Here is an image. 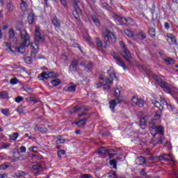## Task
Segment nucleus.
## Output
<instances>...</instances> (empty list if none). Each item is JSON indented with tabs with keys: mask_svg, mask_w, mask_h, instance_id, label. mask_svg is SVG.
Instances as JSON below:
<instances>
[{
	"mask_svg": "<svg viewBox=\"0 0 178 178\" xmlns=\"http://www.w3.org/2000/svg\"><path fill=\"white\" fill-rule=\"evenodd\" d=\"M149 127L151 129L152 131H155V134H161L159 138L154 140L155 144H163V131L164 129L161 126L156 125V121L153 120L149 122Z\"/></svg>",
	"mask_w": 178,
	"mask_h": 178,
	"instance_id": "1",
	"label": "nucleus"
},
{
	"mask_svg": "<svg viewBox=\"0 0 178 178\" xmlns=\"http://www.w3.org/2000/svg\"><path fill=\"white\" fill-rule=\"evenodd\" d=\"M102 33L106 45H109V44H111V40L113 42H116V36H115V34L111 32L108 28H103Z\"/></svg>",
	"mask_w": 178,
	"mask_h": 178,
	"instance_id": "2",
	"label": "nucleus"
},
{
	"mask_svg": "<svg viewBox=\"0 0 178 178\" xmlns=\"http://www.w3.org/2000/svg\"><path fill=\"white\" fill-rule=\"evenodd\" d=\"M120 44L122 47L121 56L125 59L127 63L130 65L131 63V54H130V51L126 48V45L123 41H120Z\"/></svg>",
	"mask_w": 178,
	"mask_h": 178,
	"instance_id": "3",
	"label": "nucleus"
},
{
	"mask_svg": "<svg viewBox=\"0 0 178 178\" xmlns=\"http://www.w3.org/2000/svg\"><path fill=\"white\" fill-rule=\"evenodd\" d=\"M119 95H120V88H118L114 92V96L117 97V99H113L109 102L110 108L111 109L112 112H115V108L117 104H120V102H122V100H120L119 98Z\"/></svg>",
	"mask_w": 178,
	"mask_h": 178,
	"instance_id": "4",
	"label": "nucleus"
},
{
	"mask_svg": "<svg viewBox=\"0 0 178 178\" xmlns=\"http://www.w3.org/2000/svg\"><path fill=\"white\" fill-rule=\"evenodd\" d=\"M155 79L157 84L160 86L161 88H163L164 91H165V92H168V93L171 92L170 88H169L166 82H165L161 78L157 76H156Z\"/></svg>",
	"mask_w": 178,
	"mask_h": 178,
	"instance_id": "5",
	"label": "nucleus"
},
{
	"mask_svg": "<svg viewBox=\"0 0 178 178\" xmlns=\"http://www.w3.org/2000/svg\"><path fill=\"white\" fill-rule=\"evenodd\" d=\"M55 77H58V74H56L55 72L47 73L46 72H43L38 76L39 80H48V79H52Z\"/></svg>",
	"mask_w": 178,
	"mask_h": 178,
	"instance_id": "6",
	"label": "nucleus"
},
{
	"mask_svg": "<svg viewBox=\"0 0 178 178\" xmlns=\"http://www.w3.org/2000/svg\"><path fill=\"white\" fill-rule=\"evenodd\" d=\"M80 65L82 67H84V70H86V72H88V73L94 70V65L90 61H87V60L81 61L80 63Z\"/></svg>",
	"mask_w": 178,
	"mask_h": 178,
	"instance_id": "7",
	"label": "nucleus"
},
{
	"mask_svg": "<svg viewBox=\"0 0 178 178\" xmlns=\"http://www.w3.org/2000/svg\"><path fill=\"white\" fill-rule=\"evenodd\" d=\"M35 40L36 42H44V35L41 34L40 26H35Z\"/></svg>",
	"mask_w": 178,
	"mask_h": 178,
	"instance_id": "8",
	"label": "nucleus"
},
{
	"mask_svg": "<svg viewBox=\"0 0 178 178\" xmlns=\"http://www.w3.org/2000/svg\"><path fill=\"white\" fill-rule=\"evenodd\" d=\"M144 104H145V102H144L141 99H138L134 97L131 99L132 106H138V108H143V106H144Z\"/></svg>",
	"mask_w": 178,
	"mask_h": 178,
	"instance_id": "9",
	"label": "nucleus"
},
{
	"mask_svg": "<svg viewBox=\"0 0 178 178\" xmlns=\"http://www.w3.org/2000/svg\"><path fill=\"white\" fill-rule=\"evenodd\" d=\"M19 149H20V152H19V149H17V152H13V158H16L17 159H23V158H22V156H20V152L22 154L26 152V147L25 146H21L19 147Z\"/></svg>",
	"mask_w": 178,
	"mask_h": 178,
	"instance_id": "10",
	"label": "nucleus"
},
{
	"mask_svg": "<svg viewBox=\"0 0 178 178\" xmlns=\"http://www.w3.org/2000/svg\"><path fill=\"white\" fill-rule=\"evenodd\" d=\"M73 8H74V11H73V15L75 17V19H79V15H81V9H80V7H79V3L76 4H72Z\"/></svg>",
	"mask_w": 178,
	"mask_h": 178,
	"instance_id": "11",
	"label": "nucleus"
},
{
	"mask_svg": "<svg viewBox=\"0 0 178 178\" xmlns=\"http://www.w3.org/2000/svg\"><path fill=\"white\" fill-rule=\"evenodd\" d=\"M95 44L97 45V49L98 51H104V48H106V46H104L102 44V40L99 38H95Z\"/></svg>",
	"mask_w": 178,
	"mask_h": 178,
	"instance_id": "12",
	"label": "nucleus"
},
{
	"mask_svg": "<svg viewBox=\"0 0 178 178\" xmlns=\"http://www.w3.org/2000/svg\"><path fill=\"white\" fill-rule=\"evenodd\" d=\"M167 41L169 42V44H170L171 45L176 44V42H177V40L176 39V37H175V35L170 33L167 35Z\"/></svg>",
	"mask_w": 178,
	"mask_h": 178,
	"instance_id": "13",
	"label": "nucleus"
},
{
	"mask_svg": "<svg viewBox=\"0 0 178 178\" xmlns=\"http://www.w3.org/2000/svg\"><path fill=\"white\" fill-rule=\"evenodd\" d=\"M113 58L116 61L117 64L120 66H122L124 70H126V65H124V63H123L122 59H120V57L116 54H114Z\"/></svg>",
	"mask_w": 178,
	"mask_h": 178,
	"instance_id": "14",
	"label": "nucleus"
},
{
	"mask_svg": "<svg viewBox=\"0 0 178 178\" xmlns=\"http://www.w3.org/2000/svg\"><path fill=\"white\" fill-rule=\"evenodd\" d=\"M20 8L22 12H26L27 9H29V3H27V0H21Z\"/></svg>",
	"mask_w": 178,
	"mask_h": 178,
	"instance_id": "15",
	"label": "nucleus"
},
{
	"mask_svg": "<svg viewBox=\"0 0 178 178\" xmlns=\"http://www.w3.org/2000/svg\"><path fill=\"white\" fill-rule=\"evenodd\" d=\"M113 150L106 149L104 147H102L99 149L98 154L99 155H105L106 154H109L110 152H113Z\"/></svg>",
	"mask_w": 178,
	"mask_h": 178,
	"instance_id": "16",
	"label": "nucleus"
},
{
	"mask_svg": "<svg viewBox=\"0 0 178 178\" xmlns=\"http://www.w3.org/2000/svg\"><path fill=\"white\" fill-rule=\"evenodd\" d=\"M115 19L117 22V24H125L126 18L120 17L119 15H115Z\"/></svg>",
	"mask_w": 178,
	"mask_h": 178,
	"instance_id": "17",
	"label": "nucleus"
},
{
	"mask_svg": "<svg viewBox=\"0 0 178 178\" xmlns=\"http://www.w3.org/2000/svg\"><path fill=\"white\" fill-rule=\"evenodd\" d=\"M3 44L5 47H6L7 48L6 51H8V52H11L14 55H16V52L15 50L12 49V47H11L12 44L10 42H5Z\"/></svg>",
	"mask_w": 178,
	"mask_h": 178,
	"instance_id": "18",
	"label": "nucleus"
},
{
	"mask_svg": "<svg viewBox=\"0 0 178 178\" xmlns=\"http://www.w3.org/2000/svg\"><path fill=\"white\" fill-rule=\"evenodd\" d=\"M79 65V60H76L71 63L70 66L72 72H76L77 70V65Z\"/></svg>",
	"mask_w": 178,
	"mask_h": 178,
	"instance_id": "19",
	"label": "nucleus"
},
{
	"mask_svg": "<svg viewBox=\"0 0 178 178\" xmlns=\"http://www.w3.org/2000/svg\"><path fill=\"white\" fill-rule=\"evenodd\" d=\"M20 34L23 40H30V35L27 33L26 30L21 31Z\"/></svg>",
	"mask_w": 178,
	"mask_h": 178,
	"instance_id": "20",
	"label": "nucleus"
},
{
	"mask_svg": "<svg viewBox=\"0 0 178 178\" xmlns=\"http://www.w3.org/2000/svg\"><path fill=\"white\" fill-rule=\"evenodd\" d=\"M14 49L15 52H19V54H24L26 52V48L24 47V45L22 44L19 46V47H14Z\"/></svg>",
	"mask_w": 178,
	"mask_h": 178,
	"instance_id": "21",
	"label": "nucleus"
},
{
	"mask_svg": "<svg viewBox=\"0 0 178 178\" xmlns=\"http://www.w3.org/2000/svg\"><path fill=\"white\" fill-rule=\"evenodd\" d=\"M161 115H162V111L156 110V113L154 115L155 119L152 120V122H154V120H156V126H158V124H156V119H161Z\"/></svg>",
	"mask_w": 178,
	"mask_h": 178,
	"instance_id": "22",
	"label": "nucleus"
},
{
	"mask_svg": "<svg viewBox=\"0 0 178 178\" xmlns=\"http://www.w3.org/2000/svg\"><path fill=\"white\" fill-rule=\"evenodd\" d=\"M152 104L156 108H159V111H163V106L158 101H152Z\"/></svg>",
	"mask_w": 178,
	"mask_h": 178,
	"instance_id": "23",
	"label": "nucleus"
},
{
	"mask_svg": "<svg viewBox=\"0 0 178 178\" xmlns=\"http://www.w3.org/2000/svg\"><path fill=\"white\" fill-rule=\"evenodd\" d=\"M113 77L116 78L115 73L110 74V77L108 78L106 81V84H112L113 83Z\"/></svg>",
	"mask_w": 178,
	"mask_h": 178,
	"instance_id": "24",
	"label": "nucleus"
},
{
	"mask_svg": "<svg viewBox=\"0 0 178 178\" xmlns=\"http://www.w3.org/2000/svg\"><path fill=\"white\" fill-rule=\"evenodd\" d=\"M87 123V119L86 118H83L82 120H80L79 122H76L75 124H77L78 126H79V127H82L86 126V124Z\"/></svg>",
	"mask_w": 178,
	"mask_h": 178,
	"instance_id": "25",
	"label": "nucleus"
},
{
	"mask_svg": "<svg viewBox=\"0 0 178 178\" xmlns=\"http://www.w3.org/2000/svg\"><path fill=\"white\" fill-rule=\"evenodd\" d=\"M135 37H138L140 40H145V38H147V35L144 31H140L138 34L135 35Z\"/></svg>",
	"mask_w": 178,
	"mask_h": 178,
	"instance_id": "26",
	"label": "nucleus"
},
{
	"mask_svg": "<svg viewBox=\"0 0 178 178\" xmlns=\"http://www.w3.org/2000/svg\"><path fill=\"white\" fill-rule=\"evenodd\" d=\"M136 163L138 165H144L145 163V158L140 156L136 159Z\"/></svg>",
	"mask_w": 178,
	"mask_h": 178,
	"instance_id": "27",
	"label": "nucleus"
},
{
	"mask_svg": "<svg viewBox=\"0 0 178 178\" xmlns=\"http://www.w3.org/2000/svg\"><path fill=\"white\" fill-rule=\"evenodd\" d=\"M52 23L56 27H60V21L58 18L54 17L52 19Z\"/></svg>",
	"mask_w": 178,
	"mask_h": 178,
	"instance_id": "28",
	"label": "nucleus"
},
{
	"mask_svg": "<svg viewBox=\"0 0 178 178\" xmlns=\"http://www.w3.org/2000/svg\"><path fill=\"white\" fill-rule=\"evenodd\" d=\"M7 9H8V12H13V3L10 0H9V2L6 4Z\"/></svg>",
	"mask_w": 178,
	"mask_h": 178,
	"instance_id": "29",
	"label": "nucleus"
},
{
	"mask_svg": "<svg viewBox=\"0 0 178 178\" xmlns=\"http://www.w3.org/2000/svg\"><path fill=\"white\" fill-rule=\"evenodd\" d=\"M164 60L167 65H173L175 64V60L173 58L168 57L167 58H164Z\"/></svg>",
	"mask_w": 178,
	"mask_h": 178,
	"instance_id": "30",
	"label": "nucleus"
},
{
	"mask_svg": "<svg viewBox=\"0 0 178 178\" xmlns=\"http://www.w3.org/2000/svg\"><path fill=\"white\" fill-rule=\"evenodd\" d=\"M0 97L1 99H7V98H9V94L7 93V92H0Z\"/></svg>",
	"mask_w": 178,
	"mask_h": 178,
	"instance_id": "31",
	"label": "nucleus"
},
{
	"mask_svg": "<svg viewBox=\"0 0 178 178\" xmlns=\"http://www.w3.org/2000/svg\"><path fill=\"white\" fill-rule=\"evenodd\" d=\"M31 47L33 49L32 56H35V54H37V52H38V46H37V44H35V46L31 45Z\"/></svg>",
	"mask_w": 178,
	"mask_h": 178,
	"instance_id": "32",
	"label": "nucleus"
},
{
	"mask_svg": "<svg viewBox=\"0 0 178 178\" xmlns=\"http://www.w3.org/2000/svg\"><path fill=\"white\" fill-rule=\"evenodd\" d=\"M147 120H148V118L147 117H143V118H141L140 120V126H145V124H147Z\"/></svg>",
	"mask_w": 178,
	"mask_h": 178,
	"instance_id": "33",
	"label": "nucleus"
},
{
	"mask_svg": "<svg viewBox=\"0 0 178 178\" xmlns=\"http://www.w3.org/2000/svg\"><path fill=\"white\" fill-rule=\"evenodd\" d=\"M124 33H125L126 35H127L128 37H134V38L136 36V35H134L133 33V31H131V30H129V29H125Z\"/></svg>",
	"mask_w": 178,
	"mask_h": 178,
	"instance_id": "34",
	"label": "nucleus"
},
{
	"mask_svg": "<svg viewBox=\"0 0 178 178\" xmlns=\"http://www.w3.org/2000/svg\"><path fill=\"white\" fill-rule=\"evenodd\" d=\"M65 154H66V151L65 149L58 150L57 152L58 159H62V155H65Z\"/></svg>",
	"mask_w": 178,
	"mask_h": 178,
	"instance_id": "35",
	"label": "nucleus"
},
{
	"mask_svg": "<svg viewBox=\"0 0 178 178\" xmlns=\"http://www.w3.org/2000/svg\"><path fill=\"white\" fill-rule=\"evenodd\" d=\"M163 161H166L167 162L169 161H173V156L172 154H164Z\"/></svg>",
	"mask_w": 178,
	"mask_h": 178,
	"instance_id": "36",
	"label": "nucleus"
},
{
	"mask_svg": "<svg viewBox=\"0 0 178 178\" xmlns=\"http://www.w3.org/2000/svg\"><path fill=\"white\" fill-rule=\"evenodd\" d=\"M28 22L29 24H33L34 23V14H30L28 16Z\"/></svg>",
	"mask_w": 178,
	"mask_h": 178,
	"instance_id": "37",
	"label": "nucleus"
},
{
	"mask_svg": "<svg viewBox=\"0 0 178 178\" xmlns=\"http://www.w3.org/2000/svg\"><path fill=\"white\" fill-rule=\"evenodd\" d=\"M65 91H68V92H74V91H76V86H69L65 89Z\"/></svg>",
	"mask_w": 178,
	"mask_h": 178,
	"instance_id": "38",
	"label": "nucleus"
},
{
	"mask_svg": "<svg viewBox=\"0 0 178 178\" xmlns=\"http://www.w3.org/2000/svg\"><path fill=\"white\" fill-rule=\"evenodd\" d=\"M92 22L95 23V24H96L97 26H99L101 24L98 17L93 15L92 16Z\"/></svg>",
	"mask_w": 178,
	"mask_h": 178,
	"instance_id": "39",
	"label": "nucleus"
},
{
	"mask_svg": "<svg viewBox=\"0 0 178 178\" xmlns=\"http://www.w3.org/2000/svg\"><path fill=\"white\" fill-rule=\"evenodd\" d=\"M8 37L10 40H13V38H15V31L13 29H10L8 32Z\"/></svg>",
	"mask_w": 178,
	"mask_h": 178,
	"instance_id": "40",
	"label": "nucleus"
},
{
	"mask_svg": "<svg viewBox=\"0 0 178 178\" xmlns=\"http://www.w3.org/2000/svg\"><path fill=\"white\" fill-rule=\"evenodd\" d=\"M15 176H17V177H24V176H26V173L23 171H17L15 173Z\"/></svg>",
	"mask_w": 178,
	"mask_h": 178,
	"instance_id": "41",
	"label": "nucleus"
},
{
	"mask_svg": "<svg viewBox=\"0 0 178 178\" xmlns=\"http://www.w3.org/2000/svg\"><path fill=\"white\" fill-rule=\"evenodd\" d=\"M51 84H53L54 87H56V86H59V84H60V80H59V79H54L51 81Z\"/></svg>",
	"mask_w": 178,
	"mask_h": 178,
	"instance_id": "42",
	"label": "nucleus"
},
{
	"mask_svg": "<svg viewBox=\"0 0 178 178\" xmlns=\"http://www.w3.org/2000/svg\"><path fill=\"white\" fill-rule=\"evenodd\" d=\"M149 34L150 37H155V29L150 28L149 29Z\"/></svg>",
	"mask_w": 178,
	"mask_h": 178,
	"instance_id": "43",
	"label": "nucleus"
},
{
	"mask_svg": "<svg viewBox=\"0 0 178 178\" xmlns=\"http://www.w3.org/2000/svg\"><path fill=\"white\" fill-rule=\"evenodd\" d=\"M32 169H33V170H40L41 165L39 163L34 164L32 165Z\"/></svg>",
	"mask_w": 178,
	"mask_h": 178,
	"instance_id": "44",
	"label": "nucleus"
},
{
	"mask_svg": "<svg viewBox=\"0 0 178 178\" xmlns=\"http://www.w3.org/2000/svg\"><path fill=\"white\" fill-rule=\"evenodd\" d=\"M1 113H3V115L5 116H9V115H10V112H9V110L8 109H2Z\"/></svg>",
	"mask_w": 178,
	"mask_h": 178,
	"instance_id": "45",
	"label": "nucleus"
},
{
	"mask_svg": "<svg viewBox=\"0 0 178 178\" xmlns=\"http://www.w3.org/2000/svg\"><path fill=\"white\" fill-rule=\"evenodd\" d=\"M36 130H38V131H40V133H45V131H47V129L42 127H37Z\"/></svg>",
	"mask_w": 178,
	"mask_h": 178,
	"instance_id": "46",
	"label": "nucleus"
},
{
	"mask_svg": "<svg viewBox=\"0 0 178 178\" xmlns=\"http://www.w3.org/2000/svg\"><path fill=\"white\" fill-rule=\"evenodd\" d=\"M9 166L10 165L8 164L3 163V164L0 165V170H5L6 169H8V168H9Z\"/></svg>",
	"mask_w": 178,
	"mask_h": 178,
	"instance_id": "47",
	"label": "nucleus"
},
{
	"mask_svg": "<svg viewBox=\"0 0 178 178\" xmlns=\"http://www.w3.org/2000/svg\"><path fill=\"white\" fill-rule=\"evenodd\" d=\"M65 141H69V140H68V139L65 140V139H60V138H59V139H58V140L56 141V144H65Z\"/></svg>",
	"mask_w": 178,
	"mask_h": 178,
	"instance_id": "48",
	"label": "nucleus"
},
{
	"mask_svg": "<svg viewBox=\"0 0 178 178\" xmlns=\"http://www.w3.org/2000/svg\"><path fill=\"white\" fill-rule=\"evenodd\" d=\"M110 164L114 169H116L117 165H116V159H113L110 161Z\"/></svg>",
	"mask_w": 178,
	"mask_h": 178,
	"instance_id": "49",
	"label": "nucleus"
},
{
	"mask_svg": "<svg viewBox=\"0 0 178 178\" xmlns=\"http://www.w3.org/2000/svg\"><path fill=\"white\" fill-rule=\"evenodd\" d=\"M110 164L114 169H116L117 165H116V159H113L110 161Z\"/></svg>",
	"mask_w": 178,
	"mask_h": 178,
	"instance_id": "50",
	"label": "nucleus"
},
{
	"mask_svg": "<svg viewBox=\"0 0 178 178\" xmlns=\"http://www.w3.org/2000/svg\"><path fill=\"white\" fill-rule=\"evenodd\" d=\"M24 61L26 62V63H27L28 65H30V63H31V62L33 61V60L31 59V57L28 56L24 58Z\"/></svg>",
	"mask_w": 178,
	"mask_h": 178,
	"instance_id": "51",
	"label": "nucleus"
},
{
	"mask_svg": "<svg viewBox=\"0 0 178 178\" xmlns=\"http://www.w3.org/2000/svg\"><path fill=\"white\" fill-rule=\"evenodd\" d=\"M24 47H29L30 45V39H24Z\"/></svg>",
	"mask_w": 178,
	"mask_h": 178,
	"instance_id": "52",
	"label": "nucleus"
},
{
	"mask_svg": "<svg viewBox=\"0 0 178 178\" xmlns=\"http://www.w3.org/2000/svg\"><path fill=\"white\" fill-rule=\"evenodd\" d=\"M18 82H19V79H17V78H13L10 81V84H13V85L17 84Z\"/></svg>",
	"mask_w": 178,
	"mask_h": 178,
	"instance_id": "53",
	"label": "nucleus"
},
{
	"mask_svg": "<svg viewBox=\"0 0 178 178\" xmlns=\"http://www.w3.org/2000/svg\"><path fill=\"white\" fill-rule=\"evenodd\" d=\"M160 102H161V105H163V106H168V102H166V101H165V98L161 97Z\"/></svg>",
	"mask_w": 178,
	"mask_h": 178,
	"instance_id": "54",
	"label": "nucleus"
},
{
	"mask_svg": "<svg viewBox=\"0 0 178 178\" xmlns=\"http://www.w3.org/2000/svg\"><path fill=\"white\" fill-rule=\"evenodd\" d=\"M140 175L141 176H143V177H147V172H145V169H142L140 170Z\"/></svg>",
	"mask_w": 178,
	"mask_h": 178,
	"instance_id": "55",
	"label": "nucleus"
},
{
	"mask_svg": "<svg viewBox=\"0 0 178 178\" xmlns=\"http://www.w3.org/2000/svg\"><path fill=\"white\" fill-rule=\"evenodd\" d=\"M132 19L131 18H126L125 24L127 26L131 24Z\"/></svg>",
	"mask_w": 178,
	"mask_h": 178,
	"instance_id": "56",
	"label": "nucleus"
},
{
	"mask_svg": "<svg viewBox=\"0 0 178 178\" xmlns=\"http://www.w3.org/2000/svg\"><path fill=\"white\" fill-rule=\"evenodd\" d=\"M19 137V134L18 133H14L12 137V140H13L14 141L15 140L17 139V138Z\"/></svg>",
	"mask_w": 178,
	"mask_h": 178,
	"instance_id": "57",
	"label": "nucleus"
},
{
	"mask_svg": "<svg viewBox=\"0 0 178 178\" xmlns=\"http://www.w3.org/2000/svg\"><path fill=\"white\" fill-rule=\"evenodd\" d=\"M28 101H30L31 102H34V104H37V100L33 97H30L28 98Z\"/></svg>",
	"mask_w": 178,
	"mask_h": 178,
	"instance_id": "58",
	"label": "nucleus"
},
{
	"mask_svg": "<svg viewBox=\"0 0 178 178\" xmlns=\"http://www.w3.org/2000/svg\"><path fill=\"white\" fill-rule=\"evenodd\" d=\"M22 101H23V97H17L15 98V102H17L19 104V102H22Z\"/></svg>",
	"mask_w": 178,
	"mask_h": 178,
	"instance_id": "59",
	"label": "nucleus"
},
{
	"mask_svg": "<svg viewBox=\"0 0 178 178\" xmlns=\"http://www.w3.org/2000/svg\"><path fill=\"white\" fill-rule=\"evenodd\" d=\"M10 147V144H4L1 145V149H6V148H9Z\"/></svg>",
	"mask_w": 178,
	"mask_h": 178,
	"instance_id": "60",
	"label": "nucleus"
},
{
	"mask_svg": "<svg viewBox=\"0 0 178 178\" xmlns=\"http://www.w3.org/2000/svg\"><path fill=\"white\" fill-rule=\"evenodd\" d=\"M76 111H79V108L77 106H76L73 109H72L70 111V113L73 114V113H76Z\"/></svg>",
	"mask_w": 178,
	"mask_h": 178,
	"instance_id": "61",
	"label": "nucleus"
},
{
	"mask_svg": "<svg viewBox=\"0 0 178 178\" xmlns=\"http://www.w3.org/2000/svg\"><path fill=\"white\" fill-rule=\"evenodd\" d=\"M62 5L63 6H65L66 8V6H67V2L66 1V0H60Z\"/></svg>",
	"mask_w": 178,
	"mask_h": 178,
	"instance_id": "62",
	"label": "nucleus"
},
{
	"mask_svg": "<svg viewBox=\"0 0 178 178\" xmlns=\"http://www.w3.org/2000/svg\"><path fill=\"white\" fill-rule=\"evenodd\" d=\"M110 178H118V175H116L115 172H113V174L110 175Z\"/></svg>",
	"mask_w": 178,
	"mask_h": 178,
	"instance_id": "63",
	"label": "nucleus"
},
{
	"mask_svg": "<svg viewBox=\"0 0 178 178\" xmlns=\"http://www.w3.org/2000/svg\"><path fill=\"white\" fill-rule=\"evenodd\" d=\"M81 178H90V175L85 174V175L81 176Z\"/></svg>",
	"mask_w": 178,
	"mask_h": 178,
	"instance_id": "64",
	"label": "nucleus"
}]
</instances>
